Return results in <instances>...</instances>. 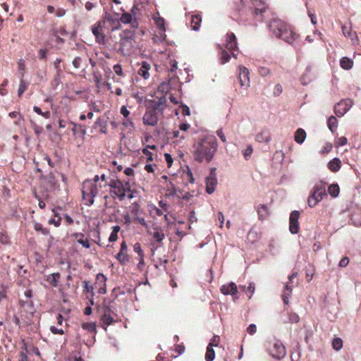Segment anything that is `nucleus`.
Wrapping results in <instances>:
<instances>
[{
  "label": "nucleus",
  "instance_id": "nucleus-1",
  "mask_svg": "<svg viewBox=\"0 0 361 361\" xmlns=\"http://www.w3.org/2000/svg\"><path fill=\"white\" fill-rule=\"evenodd\" d=\"M192 155L200 163H209L214 158L218 147V142L214 135H206L195 142Z\"/></svg>",
  "mask_w": 361,
  "mask_h": 361
},
{
  "label": "nucleus",
  "instance_id": "nucleus-2",
  "mask_svg": "<svg viewBox=\"0 0 361 361\" xmlns=\"http://www.w3.org/2000/svg\"><path fill=\"white\" fill-rule=\"evenodd\" d=\"M109 186L112 189L111 192L120 200H123L127 193L130 192V186L128 180L122 181L119 179L111 180Z\"/></svg>",
  "mask_w": 361,
  "mask_h": 361
},
{
  "label": "nucleus",
  "instance_id": "nucleus-3",
  "mask_svg": "<svg viewBox=\"0 0 361 361\" xmlns=\"http://www.w3.org/2000/svg\"><path fill=\"white\" fill-rule=\"evenodd\" d=\"M101 185L90 180H86L83 182L82 193L83 198L87 201V204L91 205L94 203V197L97 195Z\"/></svg>",
  "mask_w": 361,
  "mask_h": 361
},
{
  "label": "nucleus",
  "instance_id": "nucleus-4",
  "mask_svg": "<svg viewBox=\"0 0 361 361\" xmlns=\"http://www.w3.org/2000/svg\"><path fill=\"white\" fill-rule=\"evenodd\" d=\"M326 195L325 183L320 181L316 183L308 197V205L310 207H315Z\"/></svg>",
  "mask_w": 361,
  "mask_h": 361
},
{
  "label": "nucleus",
  "instance_id": "nucleus-5",
  "mask_svg": "<svg viewBox=\"0 0 361 361\" xmlns=\"http://www.w3.org/2000/svg\"><path fill=\"white\" fill-rule=\"evenodd\" d=\"M267 350L269 354L274 359L280 360L286 355L285 346L278 339H273L269 342Z\"/></svg>",
  "mask_w": 361,
  "mask_h": 361
},
{
  "label": "nucleus",
  "instance_id": "nucleus-6",
  "mask_svg": "<svg viewBox=\"0 0 361 361\" xmlns=\"http://www.w3.org/2000/svg\"><path fill=\"white\" fill-rule=\"evenodd\" d=\"M133 38L134 33L131 30H126L121 33L119 50L123 54L125 55L129 54L133 46Z\"/></svg>",
  "mask_w": 361,
  "mask_h": 361
},
{
  "label": "nucleus",
  "instance_id": "nucleus-7",
  "mask_svg": "<svg viewBox=\"0 0 361 361\" xmlns=\"http://www.w3.org/2000/svg\"><path fill=\"white\" fill-rule=\"evenodd\" d=\"M288 25L286 23L278 18L273 19L269 24V30L277 38L281 36Z\"/></svg>",
  "mask_w": 361,
  "mask_h": 361
},
{
  "label": "nucleus",
  "instance_id": "nucleus-8",
  "mask_svg": "<svg viewBox=\"0 0 361 361\" xmlns=\"http://www.w3.org/2000/svg\"><path fill=\"white\" fill-rule=\"evenodd\" d=\"M225 47L231 52L235 59L237 58V53L235 51H237L238 44L236 37L233 33L231 32L226 35Z\"/></svg>",
  "mask_w": 361,
  "mask_h": 361
},
{
  "label": "nucleus",
  "instance_id": "nucleus-9",
  "mask_svg": "<svg viewBox=\"0 0 361 361\" xmlns=\"http://www.w3.org/2000/svg\"><path fill=\"white\" fill-rule=\"evenodd\" d=\"M353 102L350 99L342 100L337 103L334 108V112L338 117H342L352 106Z\"/></svg>",
  "mask_w": 361,
  "mask_h": 361
},
{
  "label": "nucleus",
  "instance_id": "nucleus-10",
  "mask_svg": "<svg viewBox=\"0 0 361 361\" xmlns=\"http://www.w3.org/2000/svg\"><path fill=\"white\" fill-rule=\"evenodd\" d=\"M238 70V78L241 87H243L246 89L248 88L250 85L249 70L246 67L243 66H239Z\"/></svg>",
  "mask_w": 361,
  "mask_h": 361
},
{
  "label": "nucleus",
  "instance_id": "nucleus-11",
  "mask_svg": "<svg viewBox=\"0 0 361 361\" xmlns=\"http://www.w3.org/2000/svg\"><path fill=\"white\" fill-rule=\"evenodd\" d=\"M215 170L214 168L212 169L209 175L206 178V191L208 194L213 193L217 185Z\"/></svg>",
  "mask_w": 361,
  "mask_h": 361
},
{
  "label": "nucleus",
  "instance_id": "nucleus-12",
  "mask_svg": "<svg viewBox=\"0 0 361 361\" xmlns=\"http://www.w3.org/2000/svg\"><path fill=\"white\" fill-rule=\"evenodd\" d=\"M300 213L298 211L291 212L289 218V231L292 234H296L299 231L298 219Z\"/></svg>",
  "mask_w": 361,
  "mask_h": 361
},
{
  "label": "nucleus",
  "instance_id": "nucleus-13",
  "mask_svg": "<svg viewBox=\"0 0 361 361\" xmlns=\"http://www.w3.org/2000/svg\"><path fill=\"white\" fill-rule=\"evenodd\" d=\"M342 32L345 37L350 39L351 43L353 45H357L359 44V39L356 32L353 31L351 25H344L342 26Z\"/></svg>",
  "mask_w": 361,
  "mask_h": 361
},
{
  "label": "nucleus",
  "instance_id": "nucleus-14",
  "mask_svg": "<svg viewBox=\"0 0 361 361\" xmlns=\"http://www.w3.org/2000/svg\"><path fill=\"white\" fill-rule=\"evenodd\" d=\"M102 23V25H104L106 23H108L110 26L111 27V29L116 30L118 29L120 26V22H119V18L118 14L116 13L114 16H111L108 13H105L104 20L101 21Z\"/></svg>",
  "mask_w": 361,
  "mask_h": 361
},
{
  "label": "nucleus",
  "instance_id": "nucleus-15",
  "mask_svg": "<svg viewBox=\"0 0 361 361\" xmlns=\"http://www.w3.org/2000/svg\"><path fill=\"white\" fill-rule=\"evenodd\" d=\"M103 25L102 22H99L97 25H94L92 27L93 35L95 36L96 40L99 44H104L105 35L102 30Z\"/></svg>",
  "mask_w": 361,
  "mask_h": 361
},
{
  "label": "nucleus",
  "instance_id": "nucleus-16",
  "mask_svg": "<svg viewBox=\"0 0 361 361\" xmlns=\"http://www.w3.org/2000/svg\"><path fill=\"white\" fill-rule=\"evenodd\" d=\"M143 123L145 125L154 126L157 125L158 122V118L155 110H149L145 113L143 116Z\"/></svg>",
  "mask_w": 361,
  "mask_h": 361
},
{
  "label": "nucleus",
  "instance_id": "nucleus-17",
  "mask_svg": "<svg viewBox=\"0 0 361 361\" xmlns=\"http://www.w3.org/2000/svg\"><path fill=\"white\" fill-rule=\"evenodd\" d=\"M279 38L290 44H293L297 39L298 35L294 32L291 27L288 25Z\"/></svg>",
  "mask_w": 361,
  "mask_h": 361
},
{
  "label": "nucleus",
  "instance_id": "nucleus-18",
  "mask_svg": "<svg viewBox=\"0 0 361 361\" xmlns=\"http://www.w3.org/2000/svg\"><path fill=\"white\" fill-rule=\"evenodd\" d=\"M166 102V99L164 96L149 101L151 107L155 111H162L165 107Z\"/></svg>",
  "mask_w": 361,
  "mask_h": 361
},
{
  "label": "nucleus",
  "instance_id": "nucleus-19",
  "mask_svg": "<svg viewBox=\"0 0 361 361\" xmlns=\"http://www.w3.org/2000/svg\"><path fill=\"white\" fill-rule=\"evenodd\" d=\"M221 292L225 295H234L238 292V288L235 283H234L233 282H231L227 284L223 285L221 287Z\"/></svg>",
  "mask_w": 361,
  "mask_h": 361
},
{
  "label": "nucleus",
  "instance_id": "nucleus-20",
  "mask_svg": "<svg viewBox=\"0 0 361 361\" xmlns=\"http://www.w3.org/2000/svg\"><path fill=\"white\" fill-rule=\"evenodd\" d=\"M165 190L166 196L178 195V192H180V189L176 187V184L173 181V179L169 180V183L166 184L165 187Z\"/></svg>",
  "mask_w": 361,
  "mask_h": 361
},
{
  "label": "nucleus",
  "instance_id": "nucleus-21",
  "mask_svg": "<svg viewBox=\"0 0 361 361\" xmlns=\"http://www.w3.org/2000/svg\"><path fill=\"white\" fill-rule=\"evenodd\" d=\"M101 321L103 326H109L113 322H114V319L111 315V311L109 309L105 310L104 313L102 317ZM104 328L106 329V327Z\"/></svg>",
  "mask_w": 361,
  "mask_h": 361
},
{
  "label": "nucleus",
  "instance_id": "nucleus-22",
  "mask_svg": "<svg viewBox=\"0 0 361 361\" xmlns=\"http://www.w3.org/2000/svg\"><path fill=\"white\" fill-rule=\"evenodd\" d=\"M341 167V161L338 158H334L328 163V168L332 172H337Z\"/></svg>",
  "mask_w": 361,
  "mask_h": 361
},
{
  "label": "nucleus",
  "instance_id": "nucleus-23",
  "mask_svg": "<svg viewBox=\"0 0 361 361\" xmlns=\"http://www.w3.org/2000/svg\"><path fill=\"white\" fill-rule=\"evenodd\" d=\"M150 234L152 235L153 238L156 240L157 242H161L164 238V234L161 229L158 227L153 228V232H150Z\"/></svg>",
  "mask_w": 361,
  "mask_h": 361
},
{
  "label": "nucleus",
  "instance_id": "nucleus-24",
  "mask_svg": "<svg viewBox=\"0 0 361 361\" xmlns=\"http://www.w3.org/2000/svg\"><path fill=\"white\" fill-rule=\"evenodd\" d=\"M301 82L303 85H307L312 80V75L311 74L310 68L307 67L300 78Z\"/></svg>",
  "mask_w": 361,
  "mask_h": 361
},
{
  "label": "nucleus",
  "instance_id": "nucleus-25",
  "mask_svg": "<svg viewBox=\"0 0 361 361\" xmlns=\"http://www.w3.org/2000/svg\"><path fill=\"white\" fill-rule=\"evenodd\" d=\"M202 21V18L200 15L196 14V15H192L190 16V23H191V27L193 30H198L200 23Z\"/></svg>",
  "mask_w": 361,
  "mask_h": 361
},
{
  "label": "nucleus",
  "instance_id": "nucleus-26",
  "mask_svg": "<svg viewBox=\"0 0 361 361\" xmlns=\"http://www.w3.org/2000/svg\"><path fill=\"white\" fill-rule=\"evenodd\" d=\"M257 212L261 220L265 219L269 215V209L265 204H259L257 207Z\"/></svg>",
  "mask_w": 361,
  "mask_h": 361
},
{
  "label": "nucleus",
  "instance_id": "nucleus-27",
  "mask_svg": "<svg viewBox=\"0 0 361 361\" xmlns=\"http://www.w3.org/2000/svg\"><path fill=\"white\" fill-rule=\"evenodd\" d=\"M154 23L158 30H166L165 28V20L163 18L160 17L159 13L154 14L152 17Z\"/></svg>",
  "mask_w": 361,
  "mask_h": 361
},
{
  "label": "nucleus",
  "instance_id": "nucleus-28",
  "mask_svg": "<svg viewBox=\"0 0 361 361\" xmlns=\"http://www.w3.org/2000/svg\"><path fill=\"white\" fill-rule=\"evenodd\" d=\"M340 66L345 70H350L353 68V61L348 57H342L340 59Z\"/></svg>",
  "mask_w": 361,
  "mask_h": 361
},
{
  "label": "nucleus",
  "instance_id": "nucleus-29",
  "mask_svg": "<svg viewBox=\"0 0 361 361\" xmlns=\"http://www.w3.org/2000/svg\"><path fill=\"white\" fill-rule=\"evenodd\" d=\"M306 138V133L302 128H298L295 133V140L298 144H302L304 142Z\"/></svg>",
  "mask_w": 361,
  "mask_h": 361
},
{
  "label": "nucleus",
  "instance_id": "nucleus-30",
  "mask_svg": "<svg viewBox=\"0 0 361 361\" xmlns=\"http://www.w3.org/2000/svg\"><path fill=\"white\" fill-rule=\"evenodd\" d=\"M150 66L147 62H143L142 66L139 69L138 73L142 76L145 79H147L149 77V70Z\"/></svg>",
  "mask_w": 361,
  "mask_h": 361
},
{
  "label": "nucleus",
  "instance_id": "nucleus-31",
  "mask_svg": "<svg viewBox=\"0 0 361 361\" xmlns=\"http://www.w3.org/2000/svg\"><path fill=\"white\" fill-rule=\"evenodd\" d=\"M166 30H158L157 33L154 35L152 39L155 43H160L166 39V35L165 34Z\"/></svg>",
  "mask_w": 361,
  "mask_h": 361
},
{
  "label": "nucleus",
  "instance_id": "nucleus-32",
  "mask_svg": "<svg viewBox=\"0 0 361 361\" xmlns=\"http://www.w3.org/2000/svg\"><path fill=\"white\" fill-rule=\"evenodd\" d=\"M256 140L259 142L269 143L271 140V137L268 133L262 132L257 135Z\"/></svg>",
  "mask_w": 361,
  "mask_h": 361
},
{
  "label": "nucleus",
  "instance_id": "nucleus-33",
  "mask_svg": "<svg viewBox=\"0 0 361 361\" xmlns=\"http://www.w3.org/2000/svg\"><path fill=\"white\" fill-rule=\"evenodd\" d=\"M329 193L333 197L338 196L340 192V188L337 184H332L328 188Z\"/></svg>",
  "mask_w": 361,
  "mask_h": 361
},
{
  "label": "nucleus",
  "instance_id": "nucleus-34",
  "mask_svg": "<svg viewBox=\"0 0 361 361\" xmlns=\"http://www.w3.org/2000/svg\"><path fill=\"white\" fill-rule=\"evenodd\" d=\"M337 126H338V122H337V119L336 118V117H334L333 116H330L328 119V127H329V130L332 133L334 132L337 128Z\"/></svg>",
  "mask_w": 361,
  "mask_h": 361
},
{
  "label": "nucleus",
  "instance_id": "nucleus-35",
  "mask_svg": "<svg viewBox=\"0 0 361 361\" xmlns=\"http://www.w3.org/2000/svg\"><path fill=\"white\" fill-rule=\"evenodd\" d=\"M59 278H60V274L59 273H54L47 276V281L51 285L56 287L57 286V282H58V280L59 279Z\"/></svg>",
  "mask_w": 361,
  "mask_h": 361
},
{
  "label": "nucleus",
  "instance_id": "nucleus-36",
  "mask_svg": "<svg viewBox=\"0 0 361 361\" xmlns=\"http://www.w3.org/2000/svg\"><path fill=\"white\" fill-rule=\"evenodd\" d=\"M215 358V352L213 348H209V346L207 347V352L205 354V360L206 361H213Z\"/></svg>",
  "mask_w": 361,
  "mask_h": 361
},
{
  "label": "nucleus",
  "instance_id": "nucleus-37",
  "mask_svg": "<svg viewBox=\"0 0 361 361\" xmlns=\"http://www.w3.org/2000/svg\"><path fill=\"white\" fill-rule=\"evenodd\" d=\"M82 327L83 329L93 333H95L97 329L96 324L94 322L83 323Z\"/></svg>",
  "mask_w": 361,
  "mask_h": 361
},
{
  "label": "nucleus",
  "instance_id": "nucleus-38",
  "mask_svg": "<svg viewBox=\"0 0 361 361\" xmlns=\"http://www.w3.org/2000/svg\"><path fill=\"white\" fill-rule=\"evenodd\" d=\"M332 346L336 350H340L343 347L342 340L339 338H334L332 341Z\"/></svg>",
  "mask_w": 361,
  "mask_h": 361
},
{
  "label": "nucleus",
  "instance_id": "nucleus-39",
  "mask_svg": "<svg viewBox=\"0 0 361 361\" xmlns=\"http://www.w3.org/2000/svg\"><path fill=\"white\" fill-rule=\"evenodd\" d=\"M23 350L19 354V360L18 361H27V355L25 351H27V345L23 343Z\"/></svg>",
  "mask_w": 361,
  "mask_h": 361
},
{
  "label": "nucleus",
  "instance_id": "nucleus-40",
  "mask_svg": "<svg viewBox=\"0 0 361 361\" xmlns=\"http://www.w3.org/2000/svg\"><path fill=\"white\" fill-rule=\"evenodd\" d=\"M34 228L37 231L42 232V233L44 235H47L49 234V231L47 228H44L43 226L39 223L35 222L34 224Z\"/></svg>",
  "mask_w": 361,
  "mask_h": 361
},
{
  "label": "nucleus",
  "instance_id": "nucleus-41",
  "mask_svg": "<svg viewBox=\"0 0 361 361\" xmlns=\"http://www.w3.org/2000/svg\"><path fill=\"white\" fill-rule=\"evenodd\" d=\"M253 152V149L251 145L247 146V147L243 151V154L246 160L250 159Z\"/></svg>",
  "mask_w": 361,
  "mask_h": 361
},
{
  "label": "nucleus",
  "instance_id": "nucleus-42",
  "mask_svg": "<svg viewBox=\"0 0 361 361\" xmlns=\"http://www.w3.org/2000/svg\"><path fill=\"white\" fill-rule=\"evenodd\" d=\"M286 289L287 292H285L283 295V300L285 304L288 303V298L291 294L292 292V288L288 285L286 284Z\"/></svg>",
  "mask_w": 361,
  "mask_h": 361
},
{
  "label": "nucleus",
  "instance_id": "nucleus-43",
  "mask_svg": "<svg viewBox=\"0 0 361 361\" xmlns=\"http://www.w3.org/2000/svg\"><path fill=\"white\" fill-rule=\"evenodd\" d=\"M219 343L220 337L217 335H215L212 338L207 346H209V348H213L214 346L216 347L219 345Z\"/></svg>",
  "mask_w": 361,
  "mask_h": 361
},
{
  "label": "nucleus",
  "instance_id": "nucleus-44",
  "mask_svg": "<svg viewBox=\"0 0 361 361\" xmlns=\"http://www.w3.org/2000/svg\"><path fill=\"white\" fill-rule=\"evenodd\" d=\"M28 86V82H25L23 80H20V85L18 90V94L19 96H21L22 94L25 91Z\"/></svg>",
  "mask_w": 361,
  "mask_h": 361
},
{
  "label": "nucleus",
  "instance_id": "nucleus-45",
  "mask_svg": "<svg viewBox=\"0 0 361 361\" xmlns=\"http://www.w3.org/2000/svg\"><path fill=\"white\" fill-rule=\"evenodd\" d=\"M116 258L122 264H125L128 261V258L126 252H119L117 254Z\"/></svg>",
  "mask_w": 361,
  "mask_h": 361
},
{
  "label": "nucleus",
  "instance_id": "nucleus-46",
  "mask_svg": "<svg viewBox=\"0 0 361 361\" xmlns=\"http://www.w3.org/2000/svg\"><path fill=\"white\" fill-rule=\"evenodd\" d=\"M132 20V16L129 13H123L121 18H119V22H122L123 23H129Z\"/></svg>",
  "mask_w": 361,
  "mask_h": 361
},
{
  "label": "nucleus",
  "instance_id": "nucleus-47",
  "mask_svg": "<svg viewBox=\"0 0 361 361\" xmlns=\"http://www.w3.org/2000/svg\"><path fill=\"white\" fill-rule=\"evenodd\" d=\"M348 140L345 137H340L337 138L335 141L336 147H338L341 146H344L347 144Z\"/></svg>",
  "mask_w": 361,
  "mask_h": 361
},
{
  "label": "nucleus",
  "instance_id": "nucleus-48",
  "mask_svg": "<svg viewBox=\"0 0 361 361\" xmlns=\"http://www.w3.org/2000/svg\"><path fill=\"white\" fill-rule=\"evenodd\" d=\"M230 58V55L226 51L223 50L221 52V63L224 64L227 63L229 61Z\"/></svg>",
  "mask_w": 361,
  "mask_h": 361
},
{
  "label": "nucleus",
  "instance_id": "nucleus-49",
  "mask_svg": "<svg viewBox=\"0 0 361 361\" xmlns=\"http://www.w3.org/2000/svg\"><path fill=\"white\" fill-rule=\"evenodd\" d=\"M332 149V145L331 143H326L321 149V154L329 153Z\"/></svg>",
  "mask_w": 361,
  "mask_h": 361
},
{
  "label": "nucleus",
  "instance_id": "nucleus-50",
  "mask_svg": "<svg viewBox=\"0 0 361 361\" xmlns=\"http://www.w3.org/2000/svg\"><path fill=\"white\" fill-rule=\"evenodd\" d=\"M134 251L139 255L140 257L144 256L143 252L140 243H135L133 246Z\"/></svg>",
  "mask_w": 361,
  "mask_h": 361
},
{
  "label": "nucleus",
  "instance_id": "nucleus-51",
  "mask_svg": "<svg viewBox=\"0 0 361 361\" xmlns=\"http://www.w3.org/2000/svg\"><path fill=\"white\" fill-rule=\"evenodd\" d=\"M254 293H255V283L253 282H250L247 287V293L250 294L248 295L250 299L252 298Z\"/></svg>",
  "mask_w": 361,
  "mask_h": 361
},
{
  "label": "nucleus",
  "instance_id": "nucleus-52",
  "mask_svg": "<svg viewBox=\"0 0 361 361\" xmlns=\"http://www.w3.org/2000/svg\"><path fill=\"white\" fill-rule=\"evenodd\" d=\"M8 243V236L4 233H0V246L6 245Z\"/></svg>",
  "mask_w": 361,
  "mask_h": 361
},
{
  "label": "nucleus",
  "instance_id": "nucleus-53",
  "mask_svg": "<svg viewBox=\"0 0 361 361\" xmlns=\"http://www.w3.org/2000/svg\"><path fill=\"white\" fill-rule=\"evenodd\" d=\"M113 70L115 72V73L118 75L121 76L123 75V70L122 67L119 64H116L113 67Z\"/></svg>",
  "mask_w": 361,
  "mask_h": 361
},
{
  "label": "nucleus",
  "instance_id": "nucleus-54",
  "mask_svg": "<svg viewBox=\"0 0 361 361\" xmlns=\"http://www.w3.org/2000/svg\"><path fill=\"white\" fill-rule=\"evenodd\" d=\"M259 73L262 76L264 77L270 74V70L267 67H260L259 69Z\"/></svg>",
  "mask_w": 361,
  "mask_h": 361
},
{
  "label": "nucleus",
  "instance_id": "nucleus-55",
  "mask_svg": "<svg viewBox=\"0 0 361 361\" xmlns=\"http://www.w3.org/2000/svg\"><path fill=\"white\" fill-rule=\"evenodd\" d=\"M50 331H51V333H53L54 334H60V335H62L64 334V331L63 330V329H58L57 327L56 326H51L50 327Z\"/></svg>",
  "mask_w": 361,
  "mask_h": 361
},
{
  "label": "nucleus",
  "instance_id": "nucleus-56",
  "mask_svg": "<svg viewBox=\"0 0 361 361\" xmlns=\"http://www.w3.org/2000/svg\"><path fill=\"white\" fill-rule=\"evenodd\" d=\"M257 331V326L255 324H250L249 326L247 328V332L250 334L253 335Z\"/></svg>",
  "mask_w": 361,
  "mask_h": 361
},
{
  "label": "nucleus",
  "instance_id": "nucleus-57",
  "mask_svg": "<svg viewBox=\"0 0 361 361\" xmlns=\"http://www.w3.org/2000/svg\"><path fill=\"white\" fill-rule=\"evenodd\" d=\"M349 263V259L347 257H343L340 262H339V264H338V266L340 267H347V265Z\"/></svg>",
  "mask_w": 361,
  "mask_h": 361
},
{
  "label": "nucleus",
  "instance_id": "nucleus-58",
  "mask_svg": "<svg viewBox=\"0 0 361 361\" xmlns=\"http://www.w3.org/2000/svg\"><path fill=\"white\" fill-rule=\"evenodd\" d=\"M78 243L86 248H89L90 247V242L87 239H82V238L78 239Z\"/></svg>",
  "mask_w": 361,
  "mask_h": 361
},
{
  "label": "nucleus",
  "instance_id": "nucleus-59",
  "mask_svg": "<svg viewBox=\"0 0 361 361\" xmlns=\"http://www.w3.org/2000/svg\"><path fill=\"white\" fill-rule=\"evenodd\" d=\"M265 11L264 4L262 3V6L260 7H257L255 8V14L256 16L261 15Z\"/></svg>",
  "mask_w": 361,
  "mask_h": 361
},
{
  "label": "nucleus",
  "instance_id": "nucleus-60",
  "mask_svg": "<svg viewBox=\"0 0 361 361\" xmlns=\"http://www.w3.org/2000/svg\"><path fill=\"white\" fill-rule=\"evenodd\" d=\"M123 125L126 127L127 128H133V122L126 118V120L123 121Z\"/></svg>",
  "mask_w": 361,
  "mask_h": 361
},
{
  "label": "nucleus",
  "instance_id": "nucleus-61",
  "mask_svg": "<svg viewBox=\"0 0 361 361\" xmlns=\"http://www.w3.org/2000/svg\"><path fill=\"white\" fill-rule=\"evenodd\" d=\"M290 321L293 323H297L299 322V316L295 313H291L290 314Z\"/></svg>",
  "mask_w": 361,
  "mask_h": 361
},
{
  "label": "nucleus",
  "instance_id": "nucleus-62",
  "mask_svg": "<svg viewBox=\"0 0 361 361\" xmlns=\"http://www.w3.org/2000/svg\"><path fill=\"white\" fill-rule=\"evenodd\" d=\"M81 59L80 57H75L73 61V65L75 68H79L80 67Z\"/></svg>",
  "mask_w": 361,
  "mask_h": 361
},
{
  "label": "nucleus",
  "instance_id": "nucleus-63",
  "mask_svg": "<svg viewBox=\"0 0 361 361\" xmlns=\"http://www.w3.org/2000/svg\"><path fill=\"white\" fill-rule=\"evenodd\" d=\"M216 134L219 137V138L221 139V140L223 142H226V138L224 134V132L221 129H219L217 130L216 132Z\"/></svg>",
  "mask_w": 361,
  "mask_h": 361
},
{
  "label": "nucleus",
  "instance_id": "nucleus-64",
  "mask_svg": "<svg viewBox=\"0 0 361 361\" xmlns=\"http://www.w3.org/2000/svg\"><path fill=\"white\" fill-rule=\"evenodd\" d=\"M121 114L126 118L129 114L130 111L127 109V108L125 106H123L121 109Z\"/></svg>",
  "mask_w": 361,
  "mask_h": 361
}]
</instances>
